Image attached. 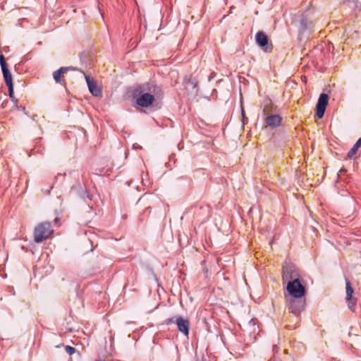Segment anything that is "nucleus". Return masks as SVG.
I'll use <instances>...</instances> for the list:
<instances>
[{
  "label": "nucleus",
  "mask_w": 361,
  "mask_h": 361,
  "mask_svg": "<svg viewBox=\"0 0 361 361\" xmlns=\"http://www.w3.org/2000/svg\"><path fill=\"white\" fill-rule=\"evenodd\" d=\"M162 90L154 82H147L137 85L133 92L136 99V104L140 107H149L155 101L162 96Z\"/></svg>",
  "instance_id": "1"
},
{
  "label": "nucleus",
  "mask_w": 361,
  "mask_h": 361,
  "mask_svg": "<svg viewBox=\"0 0 361 361\" xmlns=\"http://www.w3.org/2000/svg\"><path fill=\"white\" fill-rule=\"evenodd\" d=\"M359 147V145L356 142L350 149V150L348 152L347 157L349 159L353 158V156L357 153Z\"/></svg>",
  "instance_id": "15"
},
{
  "label": "nucleus",
  "mask_w": 361,
  "mask_h": 361,
  "mask_svg": "<svg viewBox=\"0 0 361 361\" xmlns=\"http://www.w3.org/2000/svg\"><path fill=\"white\" fill-rule=\"evenodd\" d=\"M59 221V218H57V217H56V218H55V219H54V222H55V224L58 225Z\"/></svg>",
  "instance_id": "22"
},
{
  "label": "nucleus",
  "mask_w": 361,
  "mask_h": 361,
  "mask_svg": "<svg viewBox=\"0 0 361 361\" xmlns=\"http://www.w3.org/2000/svg\"><path fill=\"white\" fill-rule=\"evenodd\" d=\"M1 105H2V107L4 108L5 106V105H6V103L3 102Z\"/></svg>",
  "instance_id": "25"
},
{
  "label": "nucleus",
  "mask_w": 361,
  "mask_h": 361,
  "mask_svg": "<svg viewBox=\"0 0 361 361\" xmlns=\"http://www.w3.org/2000/svg\"><path fill=\"white\" fill-rule=\"evenodd\" d=\"M186 84L188 87H191L192 88L195 89L197 87V82L195 78H190L188 80Z\"/></svg>",
  "instance_id": "19"
},
{
  "label": "nucleus",
  "mask_w": 361,
  "mask_h": 361,
  "mask_svg": "<svg viewBox=\"0 0 361 361\" xmlns=\"http://www.w3.org/2000/svg\"><path fill=\"white\" fill-rule=\"evenodd\" d=\"M54 231L51 228V224L48 221H44L39 224L34 230V240L37 243H42V241L49 238L53 233Z\"/></svg>",
  "instance_id": "2"
},
{
  "label": "nucleus",
  "mask_w": 361,
  "mask_h": 361,
  "mask_svg": "<svg viewBox=\"0 0 361 361\" xmlns=\"http://www.w3.org/2000/svg\"><path fill=\"white\" fill-rule=\"evenodd\" d=\"M4 78L6 85H13L12 75L8 67L1 68Z\"/></svg>",
  "instance_id": "13"
},
{
  "label": "nucleus",
  "mask_w": 361,
  "mask_h": 361,
  "mask_svg": "<svg viewBox=\"0 0 361 361\" xmlns=\"http://www.w3.org/2000/svg\"><path fill=\"white\" fill-rule=\"evenodd\" d=\"M356 142L361 147V137Z\"/></svg>",
  "instance_id": "23"
},
{
  "label": "nucleus",
  "mask_w": 361,
  "mask_h": 361,
  "mask_svg": "<svg viewBox=\"0 0 361 361\" xmlns=\"http://www.w3.org/2000/svg\"><path fill=\"white\" fill-rule=\"evenodd\" d=\"M172 324H176L178 331L184 336H188L190 322L188 319L180 315H177L168 318L164 321V324L166 325H170Z\"/></svg>",
  "instance_id": "3"
},
{
  "label": "nucleus",
  "mask_w": 361,
  "mask_h": 361,
  "mask_svg": "<svg viewBox=\"0 0 361 361\" xmlns=\"http://www.w3.org/2000/svg\"><path fill=\"white\" fill-rule=\"evenodd\" d=\"M0 64H1V68H4V67H7V64L6 63V61H5V59H4V56L3 54H0Z\"/></svg>",
  "instance_id": "21"
},
{
  "label": "nucleus",
  "mask_w": 361,
  "mask_h": 361,
  "mask_svg": "<svg viewBox=\"0 0 361 361\" xmlns=\"http://www.w3.org/2000/svg\"><path fill=\"white\" fill-rule=\"evenodd\" d=\"M286 289L293 298H302L305 295V288L300 279L288 281Z\"/></svg>",
  "instance_id": "5"
},
{
  "label": "nucleus",
  "mask_w": 361,
  "mask_h": 361,
  "mask_svg": "<svg viewBox=\"0 0 361 361\" xmlns=\"http://www.w3.org/2000/svg\"><path fill=\"white\" fill-rule=\"evenodd\" d=\"M264 125L266 127L276 128L281 126L282 118L277 114H269L264 113Z\"/></svg>",
  "instance_id": "8"
},
{
  "label": "nucleus",
  "mask_w": 361,
  "mask_h": 361,
  "mask_svg": "<svg viewBox=\"0 0 361 361\" xmlns=\"http://www.w3.org/2000/svg\"><path fill=\"white\" fill-rule=\"evenodd\" d=\"M255 40L258 46L260 47L264 51H271L273 49L272 44L269 43L268 37L264 32H257L255 35Z\"/></svg>",
  "instance_id": "6"
},
{
  "label": "nucleus",
  "mask_w": 361,
  "mask_h": 361,
  "mask_svg": "<svg viewBox=\"0 0 361 361\" xmlns=\"http://www.w3.org/2000/svg\"><path fill=\"white\" fill-rule=\"evenodd\" d=\"M299 272L295 266L286 261L282 269V280L284 283L293 280H299Z\"/></svg>",
  "instance_id": "4"
},
{
  "label": "nucleus",
  "mask_w": 361,
  "mask_h": 361,
  "mask_svg": "<svg viewBox=\"0 0 361 361\" xmlns=\"http://www.w3.org/2000/svg\"><path fill=\"white\" fill-rule=\"evenodd\" d=\"M344 4H348L352 9H357L358 8L357 2L355 0H345Z\"/></svg>",
  "instance_id": "18"
},
{
  "label": "nucleus",
  "mask_w": 361,
  "mask_h": 361,
  "mask_svg": "<svg viewBox=\"0 0 361 361\" xmlns=\"http://www.w3.org/2000/svg\"><path fill=\"white\" fill-rule=\"evenodd\" d=\"M304 305L305 302L302 298H292L289 301L288 310L293 314L298 316L303 310Z\"/></svg>",
  "instance_id": "7"
},
{
  "label": "nucleus",
  "mask_w": 361,
  "mask_h": 361,
  "mask_svg": "<svg viewBox=\"0 0 361 361\" xmlns=\"http://www.w3.org/2000/svg\"><path fill=\"white\" fill-rule=\"evenodd\" d=\"M347 300V302H348V308L354 312L355 311V307L356 305V303H357V299L355 298H351V299H349V300Z\"/></svg>",
  "instance_id": "17"
},
{
  "label": "nucleus",
  "mask_w": 361,
  "mask_h": 361,
  "mask_svg": "<svg viewBox=\"0 0 361 361\" xmlns=\"http://www.w3.org/2000/svg\"><path fill=\"white\" fill-rule=\"evenodd\" d=\"M313 25L311 20H310L306 16L302 17L300 20L299 32L300 34L302 33H310L313 31Z\"/></svg>",
  "instance_id": "11"
},
{
  "label": "nucleus",
  "mask_w": 361,
  "mask_h": 361,
  "mask_svg": "<svg viewBox=\"0 0 361 361\" xmlns=\"http://www.w3.org/2000/svg\"><path fill=\"white\" fill-rule=\"evenodd\" d=\"M68 70H76L75 68L73 67H61L59 70L54 71L53 73V78L56 83L65 85L66 82L63 79L61 78L62 75L66 73Z\"/></svg>",
  "instance_id": "12"
},
{
  "label": "nucleus",
  "mask_w": 361,
  "mask_h": 361,
  "mask_svg": "<svg viewBox=\"0 0 361 361\" xmlns=\"http://www.w3.org/2000/svg\"><path fill=\"white\" fill-rule=\"evenodd\" d=\"M345 286L346 300L351 299L354 290L351 286L350 282L348 279H345Z\"/></svg>",
  "instance_id": "14"
},
{
  "label": "nucleus",
  "mask_w": 361,
  "mask_h": 361,
  "mask_svg": "<svg viewBox=\"0 0 361 361\" xmlns=\"http://www.w3.org/2000/svg\"><path fill=\"white\" fill-rule=\"evenodd\" d=\"M329 102V96L325 93H322L320 94L317 106V116L319 118H322L324 116L326 107L328 104Z\"/></svg>",
  "instance_id": "9"
},
{
  "label": "nucleus",
  "mask_w": 361,
  "mask_h": 361,
  "mask_svg": "<svg viewBox=\"0 0 361 361\" xmlns=\"http://www.w3.org/2000/svg\"><path fill=\"white\" fill-rule=\"evenodd\" d=\"M345 171H346V170H345V169H341L339 171V173H342L345 172Z\"/></svg>",
  "instance_id": "24"
},
{
  "label": "nucleus",
  "mask_w": 361,
  "mask_h": 361,
  "mask_svg": "<svg viewBox=\"0 0 361 361\" xmlns=\"http://www.w3.org/2000/svg\"><path fill=\"white\" fill-rule=\"evenodd\" d=\"M65 350L69 355H71L75 352L76 350L74 347L71 345H66Z\"/></svg>",
  "instance_id": "20"
},
{
  "label": "nucleus",
  "mask_w": 361,
  "mask_h": 361,
  "mask_svg": "<svg viewBox=\"0 0 361 361\" xmlns=\"http://www.w3.org/2000/svg\"><path fill=\"white\" fill-rule=\"evenodd\" d=\"M8 88V92H9V97L11 99V100L15 103V106L17 109H18L17 106V102L18 100L15 98L13 95V85H7Z\"/></svg>",
  "instance_id": "16"
},
{
  "label": "nucleus",
  "mask_w": 361,
  "mask_h": 361,
  "mask_svg": "<svg viewBox=\"0 0 361 361\" xmlns=\"http://www.w3.org/2000/svg\"><path fill=\"white\" fill-rule=\"evenodd\" d=\"M85 77V80L87 82L88 89L91 94L94 97H101L102 96V90L99 87L97 86L96 82L94 80L91 78L89 75H85V73H83Z\"/></svg>",
  "instance_id": "10"
}]
</instances>
